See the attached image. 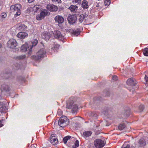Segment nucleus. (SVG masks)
<instances>
[{
  "label": "nucleus",
  "mask_w": 148,
  "mask_h": 148,
  "mask_svg": "<svg viewBox=\"0 0 148 148\" xmlns=\"http://www.w3.org/2000/svg\"><path fill=\"white\" fill-rule=\"evenodd\" d=\"M50 141L53 145H56L58 143V141L57 138L55 136L54 134L52 135L50 137Z\"/></svg>",
  "instance_id": "9b49d317"
},
{
  "label": "nucleus",
  "mask_w": 148,
  "mask_h": 148,
  "mask_svg": "<svg viewBox=\"0 0 148 148\" xmlns=\"http://www.w3.org/2000/svg\"><path fill=\"white\" fill-rule=\"evenodd\" d=\"M96 7H99V4H97V5H96Z\"/></svg>",
  "instance_id": "6e6d98bb"
},
{
  "label": "nucleus",
  "mask_w": 148,
  "mask_h": 148,
  "mask_svg": "<svg viewBox=\"0 0 148 148\" xmlns=\"http://www.w3.org/2000/svg\"><path fill=\"white\" fill-rule=\"evenodd\" d=\"M127 85L131 86H135L137 84L136 80L132 78L129 79L127 81Z\"/></svg>",
  "instance_id": "ddd939ff"
},
{
  "label": "nucleus",
  "mask_w": 148,
  "mask_h": 148,
  "mask_svg": "<svg viewBox=\"0 0 148 148\" xmlns=\"http://www.w3.org/2000/svg\"><path fill=\"white\" fill-rule=\"evenodd\" d=\"M58 115H60L62 114V111L60 109H58Z\"/></svg>",
  "instance_id": "de8ad7c7"
},
{
  "label": "nucleus",
  "mask_w": 148,
  "mask_h": 148,
  "mask_svg": "<svg viewBox=\"0 0 148 148\" xmlns=\"http://www.w3.org/2000/svg\"><path fill=\"white\" fill-rule=\"evenodd\" d=\"M75 99L70 98L67 103L66 108L71 110L73 113L76 112L78 109V106L76 102H75Z\"/></svg>",
  "instance_id": "f257e3e1"
},
{
  "label": "nucleus",
  "mask_w": 148,
  "mask_h": 148,
  "mask_svg": "<svg viewBox=\"0 0 148 148\" xmlns=\"http://www.w3.org/2000/svg\"><path fill=\"white\" fill-rule=\"evenodd\" d=\"M3 121V120H0V127H2L3 126V125L2 124Z\"/></svg>",
  "instance_id": "09e8293b"
},
{
  "label": "nucleus",
  "mask_w": 148,
  "mask_h": 148,
  "mask_svg": "<svg viewBox=\"0 0 148 148\" xmlns=\"http://www.w3.org/2000/svg\"><path fill=\"white\" fill-rule=\"evenodd\" d=\"M1 93L5 95L10 91V88L8 85L6 84H3L1 85Z\"/></svg>",
  "instance_id": "39448f33"
},
{
  "label": "nucleus",
  "mask_w": 148,
  "mask_h": 148,
  "mask_svg": "<svg viewBox=\"0 0 148 148\" xmlns=\"http://www.w3.org/2000/svg\"><path fill=\"white\" fill-rule=\"evenodd\" d=\"M144 108V106L143 105H140L138 108V111L139 112H141L143 111Z\"/></svg>",
  "instance_id": "2f4dec72"
},
{
  "label": "nucleus",
  "mask_w": 148,
  "mask_h": 148,
  "mask_svg": "<svg viewBox=\"0 0 148 148\" xmlns=\"http://www.w3.org/2000/svg\"><path fill=\"white\" fill-rule=\"evenodd\" d=\"M26 57L25 55H22L19 56L17 57V58L18 59H23L25 58Z\"/></svg>",
  "instance_id": "c9c22d12"
},
{
  "label": "nucleus",
  "mask_w": 148,
  "mask_h": 148,
  "mask_svg": "<svg viewBox=\"0 0 148 148\" xmlns=\"http://www.w3.org/2000/svg\"><path fill=\"white\" fill-rule=\"evenodd\" d=\"M71 138V136H67L64 138L63 140L64 144H66L68 140Z\"/></svg>",
  "instance_id": "c756f323"
},
{
  "label": "nucleus",
  "mask_w": 148,
  "mask_h": 148,
  "mask_svg": "<svg viewBox=\"0 0 148 148\" xmlns=\"http://www.w3.org/2000/svg\"><path fill=\"white\" fill-rule=\"evenodd\" d=\"M125 125L124 123L120 124L118 127V129L120 130H121L124 129L125 127Z\"/></svg>",
  "instance_id": "c85d7f7f"
},
{
  "label": "nucleus",
  "mask_w": 148,
  "mask_h": 148,
  "mask_svg": "<svg viewBox=\"0 0 148 148\" xmlns=\"http://www.w3.org/2000/svg\"><path fill=\"white\" fill-rule=\"evenodd\" d=\"M46 7L48 10L51 12H56L58 9L57 6L50 4L47 5Z\"/></svg>",
  "instance_id": "9d476101"
},
{
  "label": "nucleus",
  "mask_w": 148,
  "mask_h": 148,
  "mask_svg": "<svg viewBox=\"0 0 148 148\" xmlns=\"http://www.w3.org/2000/svg\"><path fill=\"white\" fill-rule=\"evenodd\" d=\"M105 4L106 6L108 5L110 3V0H105Z\"/></svg>",
  "instance_id": "ea45409f"
},
{
  "label": "nucleus",
  "mask_w": 148,
  "mask_h": 148,
  "mask_svg": "<svg viewBox=\"0 0 148 148\" xmlns=\"http://www.w3.org/2000/svg\"><path fill=\"white\" fill-rule=\"evenodd\" d=\"M2 98V97L1 95H0V100H1V99Z\"/></svg>",
  "instance_id": "4d7b16f0"
},
{
  "label": "nucleus",
  "mask_w": 148,
  "mask_h": 148,
  "mask_svg": "<svg viewBox=\"0 0 148 148\" xmlns=\"http://www.w3.org/2000/svg\"><path fill=\"white\" fill-rule=\"evenodd\" d=\"M38 40H33L32 42V44H30L29 45V47H28V48L29 50H32V47H34L36 46L37 44L38 43Z\"/></svg>",
  "instance_id": "a211bd4d"
},
{
  "label": "nucleus",
  "mask_w": 148,
  "mask_h": 148,
  "mask_svg": "<svg viewBox=\"0 0 148 148\" xmlns=\"http://www.w3.org/2000/svg\"><path fill=\"white\" fill-rule=\"evenodd\" d=\"M7 110V108L5 106H0V112H3Z\"/></svg>",
  "instance_id": "7c9ffc66"
},
{
  "label": "nucleus",
  "mask_w": 148,
  "mask_h": 148,
  "mask_svg": "<svg viewBox=\"0 0 148 148\" xmlns=\"http://www.w3.org/2000/svg\"><path fill=\"white\" fill-rule=\"evenodd\" d=\"M40 14L42 17V18H44L46 15H50V13L47 10H45L41 12Z\"/></svg>",
  "instance_id": "aec40b11"
},
{
  "label": "nucleus",
  "mask_w": 148,
  "mask_h": 148,
  "mask_svg": "<svg viewBox=\"0 0 148 148\" xmlns=\"http://www.w3.org/2000/svg\"><path fill=\"white\" fill-rule=\"evenodd\" d=\"M17 80L18 81L20 82H22L23 81H24V79L21 76H20L17 77Z\"/></svg>",
  "instance_id": "e433bc0d"
},
{
  "label": "nucleus",
  "mask_w": 148,
  "mask_h": 148,
  "mask_svg": "<svg viewBox=\"0 0 148 148\" xmlns=\"http://www.w3.org/2000/svg\"><path fill=\"white\" fill-rule=\"evenodd\" d=\"M130 145L126 143H125L122 146L121 148H130Z\"/></svg>",
  "instance_id": "f704fd0d"
},
{
  "label": "nucleus",
  "mask_w": 148,
  "mask_h": 148,
  "mask_svg": "<svg viewBox=\"0 0 148 148\" xmlns=\"http://www.w3.org/2000/svg\"><path fill=\"white\" fill-rule=\"evenodd\" d=\"M2 47V45L0 43V48Z\"/></svg>",
  "instance_id": "13d9d810"
},
{
  "label": "nucleus",
  "mask_w": 148,
  "mask_h": 148,
  "mask_svg": "<svg viewBox=\"0 0 148 148\" xmlns=\"http://www.w3.org/2000/svg\"><path fill=\"white\" fill-rule=\"evenodd\" d=\"M67 20L69 23L71 25L75 23L77 20L76 16L74 15H70L67 18Z\"/></svg>",
  "instance_id": "6e6552de"
},
{
  "label": "nucleus",
  "mask_w": 148,
  "mask_h": 148,
  "mask_svg": "<svg viewBox=\"0 0 148 148\" xmlns=\"http://www.w3.org/2000/svg\"><path fill=\"white\" fill-rule=\"evenodd\" d=\"M79 142L78 140H76L75 142V146L74 147V145H73V147L76 148L77 147H78L79 146Z\"/></svg>",
  "instance_id": "a19ab883"
},
{
  "label": "nucleus",
  "mask_w": 148,
  "mask_h": 148,
  "mask_svg": "<svg viewBox=\"0 0 148 148\" xmlns=\"http://www.w3.org/2000/svg\"><path fill=\"white\" fill-rule=\"evenodd\" d=\"M27 28V26L23 24H21L18 27L17 29L21 31H26Z\"/></svg>",
  "instance_id": "6ab92c4d"
},
{
  "label": "nucleus",
  "mask_w": 148,
  "mask_h": 148,
  "mask_svg": "<svg viewBox=\"0 0 148 148\" xmlns=\"http://www.w3.org/2000/svg\"><path fill=\"white\" fill-rule=\"evenodd\" d=\"M146 144V142L144 139L142 138L138 140L137 145L138 147H141L144 146Z\"/></svg>",
  "instance_id": "f3484780"
},
{
  "label": "nucleus",
  "mask_w": 148,
  "mask_h": 148,
  "mask_svg": "<svg viewBox=\"0 0 148 148\" xmlns=\"http://www.w3.org/2000/svg\"><path fill=\"white\" fill-rule=\"evenodd\" d=\"M53 1L57 2L58 3H60L61 2V0H52Z\"/></svg>",
  "instance_id": "603ef678"
},
{
  "label": "nucleus",
  "mask_w": 148,
  "mask_h": 148,
  "mask_svg": "<svg viewBox=\"0 0 148 148\" xmlns=\"http://www.w3.org/2000/svg\"><path fill=\"white\" fill-rule=\"evenodd\" d=\"M112 78L113 79L116 80L117 79V77L116 76H114L112 77Z\"/></svg>",
  "instance_id": "8fccbe9b"
},
{
  "label": "nucleus",
  "mask_w": 148,
  "mask_h": 148,
  "mask_svg": "<svg viewBox=\"0 0 148 148\" xmlns=\"http://www.w3.org/2000/svg\"><path fill=\"white\" fill-rule=\"evenodd\" d=\"M123 114L125 117H128L130 114V109L128 108L125 109L124 111Z\"/></svg>",
  "instance_id": "b1692460"
},
{
  "label": "nucleus",
  "mask_w": 148,
  "mask_h": 148,
  "mask_svg": "<svg viewBox=\"0 0 148 148\" xmlns=\"http://www.w3.org/2000/svg\"><path fill=\"white\" fill-rule=\"evenodd\" d=\"M16 36L18 38L23 39L25 37L27 36L28 34L25 32H21L18 33Z\"/></svg>",
  "instance_id": "dca6fc26"
},
{
  "label": "nucleus",
  "mask_w": 148,
  "mask_h": 148,
  "mask_svg": "<svg viewBox=\"0 0 148 148\" xmlns=\"http://www.w3.org/2000/svg\"><path fill=\"white\" fill-rule=\"evenodd\" d=\"M30 148H36V147H35L34 145H31Z\"/></svg>",
  "instance_id": "864d4df0"
},
{
  "label": "nucleus",
  "mask_w": 148,
  "mask_h": 148,
  "mask_svg": "<svg viewBox=\"0 0 148 148\" xmlns=\"http://www.w3.org/2000/svg\"><path fill=\"white\" fill-rule=\"evenodd\" d=\"M92 133L91 131H86L83 132L82 136L84 138H86L90 136L91 135Z\"/></svg>",
  "instance_id": "5701e85b"
},
{
  "label": "nucleus",
  "mask_w": 148,
  "mask_h": 148,
  "mask_svg": "<svg viewBox=\"0 0 148 148\" xmlns=\"http://www.w3.org/2000/svg\"><path fill=\"white\" fill-rule=\"evenodd\" d=\"M88 1L86 0H84L82 3V8L85 9H87L88 8Z\"/></svg>",
  "instance_id": "4be33fe9"
},
{
  "label": "nucleus",
  "mask_w": 148,
  "mask_h": 148,
  "mask_svg": "<svg viewBox=\"0 0 148 148\" xmlns=\"http://www.w3.org/2000/svg\"><path fill=\"white\" fill-rule=\"evenodd\" d=\"M81 15H84V19H85L86 17H87L88 16L85 13L82 14Z\"/></svg>",
  "instance_id": "3c124183"
},
{
  "label": "nucleus",
  "mask_w": 148,
  "mask_h": 148,
  "mask_svg": "<svg viewBox=\"0 0 148 148\" xmlns=\"http://www.w3.org/2000/svg\"><path fill=\"white\" fill-rule=\"evenodd\" d=\"M79 22L82 23L83 21V20L84 19V15H80L79 16Z\"/></svg>",
  "instance_id": "4c0bfd02"
},
{
  "label": "nucleus",
  "mask_w": 148,
  "mask_h": 148,
  "mask_svg": "<svg viewBox=\"0 0 148 148\" xmlns=\"http://www.w3.org/2000/svg\"><path fill=\"white\" fill-rule=\"evenodd\" d=\"M22 6L19 4H16L15 5H12L11 6L10 9L12 12L15 14V16H17L21 14L20 10Z\"/></svg>",
  "instance_id": "f03ea898"
},
{
  "label": "nucleus",
  "mask_w": 148,
  "mask_h": 148,
  "mask_svg": "<svg viewBox=\"0 0 148 148\" xmlns=\"http://www.w3.org/2000/svg\"><path fill=\"white\" fill-rule=\"evenodd\" d=\"M28 47H29V45L27 43H25L21 47V49L24 52H25L26 51H28V53L29 54H30L31 53L32 50L28 49Z\"/></svg>",
  "instance_id": "f8f14e48"
},
{
  "label": "nucleus",
  "mask_w": 148,
  "mask_h": 148,
  "mask_svg": "<svg viewBox=\"0 0 148 148\" xmlns=\"http://www.w3.org/2000/svg\"><path fill=\"white\" fill-rule=\"evenodd\" d=\"M69 9L70 10L71 12H75L77 10L78 7L76 5H71Z\"/></svg>",
  "instance_id": "412c9836"
},
{
  "label": "nucleus",
  "mask_w": 148,
  "mask_h": 148,
  "mask_svg": "<svg viewBox=\"0 0 148 148\" xmlns=\"http://www.w3.org/2000/svg\"><path fill=\"white\" fill-rule=\"evenodd\" d=\"M51 37L50 34L48 32H46L42 34V38L45 40L46 41L49 40Z\"/></svg>",
  "instance_id": "2eb2a0df"
},
{
  "label": "nucleus",
  "mask_w": 148,
  "mask_h": 148,
  "mask_svg": "<svg viewBox=\"0 0 148 148\" xmlns=\"http://www.w3.org/2000/svg\"><path fill=\"white\" fill-rule=\"evenodd\" d=\"M69 120L66 116H62L58 121V124L61 127H64L69 124Z\"/></svg>",
  "instance_id": "7ed1b4c3"
},
{
  "label": "nucleus",
  "mask_w": 148,
  "mask_h": 148,
  "mask_svg": "<svg viewBox=\"0 0 148 148\" xmlns=\"http://www.w3.org/2000/svg\"><path fill=\"white\" fill-rule=\"evenodd\" d=\"M80 33L79 29H77L76 30H73L72 32V34L75 36H77Z\"/></svg>",
  "instance_id": "cd10ccee"
},
{
  "label": "nucleus",
  "mask_w": 148,
  "mask_h": 148,
  "mask_svg": "<svg viewBox=\"0 0 148 148\" xmlns=\"http://www.w3.org/2000/svg\"><path fill=\"white\" fill-rule=\"evenodd\" d=\"M144 55L146 56H148V48H145L143 51Z\"/></svg>",
  "instance_id": "72a5a7b5"
},
{
  "label": "nucleus",
  "mask_w": 148,
  "mask_h": 148,
  "mask_svg": "<svg viewBox=\"0 0 148 148\" xmlns=\"http://www.w3.org/2000/svg\"><path fill=\"white\" fill-rule=\"evenodd\" d=\"M7 103V102L4 101L3 99H1L0 101V106H5V105Z\"/></svg>",
  "instance_id": "473e14b6"
},
{
  "label": "nucleus",
  "mask_w": 148,
  "mask_h": 148,
  "mask_svg": "<svg viewBox=\"0 0 148 148\" xmlns=\"http://www.w3.org/2000/svg\"><path fill=\"white\" fill-rule=\"evenodd\" d=\"M17 45V42L16 41L13 39H10L7 44V47L10 48H14Z\"/></svg>",
  "instance_id": "423d86ee"
},
{
  "label": "nucleus",
  "mask_w": 148,
  "mask_h": 148,
  "mask_svg": "<svg viewBox=\"0 0 148 148\" xmlns=\"http://www.w3.org/2000/svg\"><path fill=\"white\" fill-rule=\"evenodd\" d=\"M41 8V6L38 5H36L33 8V10L35 12H37L40 10Z\"/></svg>",
  "instance_id": "a878e982"
},
{
  "label": "nucleus",
  "mask_w": 148,
  "mask_h": 148,
  "mask_svg": "<svg viewBox=\"0 0 148 148\" xmlns=\"http://www.w3.org/2000/svg\"><path fill=\"white\" fill-rule=\"evenodd\" d=\"M46 53V51L44 49H40L37 53L36 55L35 56V59L38 60H40L41 58L45 56Z\"/></svg>",
  "instance_id": "20e7f679"
},
{
  "label": "nucleus",
  "mask_w": 148,
  "mask_h": 148,
  "mask_svg": "<svg viewBox=\"0 0 148 148\" xmlns=\"http://www.w3.org/2000/svg\"><path fill=\"white\" fill-rule=\"evenodd\" d=\"M53 35L55 38H58L60 40L62 39L63 38V36L58 30L55 31L53 33Z\"/></svg>",
  "instance_id": "1a4fd4ad"
},
{
  "label": "nucleus",
  "mask_w": 148,
  "mask_h": 148,
  "mask_svg": "<svg viewBox=\"0 0 148 148\" xmlns=\"http://www.w3.org/2000/svg\"><path fill=\"white\" fill-rule=\"evenodd\" d=\"M11 75V73L10 72L7 73L6 72L4 73H2L1 74V76L5 79L8 78Z\"/></svg>",
  "instance_id": "393cba45"
},
{
  "label": "nucleus",
  "mask_w": 148,
  "mask_h": 148,
  "mask_svg": "<svg viewBox=\"0 0 148 148\" xmlns=\"http://www.w3.org/2000/svg\"><path fill=\"white\" fill-rule=\"evenodd\" d=\"M131 148H135L134 147H131Z\"/></svg>",
  "instance_id": "052dcab7"
},
{
  "label": "nucleus",
  "mask_w": 148,
  "mask_h": 148,
  "mask_svg": "<svg viewBox=\"0 0 148 148\" xmlns=\"http://www.w3.org/2000/svg\"><path fill=\"white\" fill-rule=\"evenodd\" d=\"M145 79L146 81V86L148 87V77L145 75Z\"/></svg>",
  "instance_id": "c03bdc74"
},
{
  "label": "nucleus",
  "mask_w": 148,
  "mask_h": 148,
  "mask_svg": "<svg viewBox=\"0 0 148 148\" xmlns=\"http://www.w3.org/2000/svg\"><path fill=\"white\" fill-rule=\"evenodd\" d=\"M73 2L75 3H77V4H80L81 0H73Z\"/></svg>",
  "instance_id": "79ce46f5"
},
{
  "label": "nucleus",
  "mask_w": 148,
  "mask_h": 148,
  "mask_svg": "<svg viewBox=\"0 0 148 148\" xmlns=\"http://www.w3.org/2000/svg\"><path fill=\"white\" fill-rule=\"evenodd\" d=\"M36 18L38 20H41L43 18H42V17L40 14H39L36 16Z\"/></svg>",
  "instance_id": "58836bf2"
},
{
  "label": "nucleus",
  "mask_w": 148,
  "mask_h": 148,
  "mask_svg": "<svg viewBox=\"0 0 148 148\" xmlns=\"http://www.w3.org/2000/svg\"><path fill=\"white\" fill-rule=\"evenodd\" d=\"M55 20L56 22H58L59 24L62 23L64 22V19L61 16L58 15L55 18Z\"/></svg>",
  "instance_id": "4468645a"
},
{
  "label": "nucleus",
  "mask_w": 148,
  "mask_h": 148,
  "mask_svg": "<svg viewBox=\"0 0 148 148\" xmlns=\"http://www.w3.org/2000/svg\"><path fill=\"white\" fill-rule=\"evenodd\" d=\"M97 102L96 101H95V103H95V104Z\"/></svg>",
  "instance_id": "bf43d9fd"
},
{
  "label": "nucleus",
  "mask_w": 148,
  "mask_h": 148,
  "mask_svg": "<svg viewBox=\"0 0 148 148\" xmlns=\"http://www.w3.org/2000/svg\"><path fill=\"white\" fill-rule=\"evenodd\" d=\"M90 116L94 119H96L97 117V115L96 113L91 112L90 114Z\"/></svg>",
  "instance_id": "bb28decb"
},
{
  "label": "nucleus",
  "mask_w": 148,
  "mask_h": 148,
  "mask_svg": "<svg viewBox=\"0 0 148 148\" xmlns=\"http://www.w3.org/2000/svg\"><path fill=\"white\" fill-rule=\"evenodd\" d=\"M60 45L58 44H56L55 45L54 48L55 49V50L57 51V49H58L60 47Z\"/></svg>",
  "instance_id": "a18cd8bd"
},
{
  "label": "nucleus",
  "mask_w": 148,
  "mask_h": 148,
  "mask_svg": "<svg viewBox=\"0 0 148 148\" xmlns=\"http://www.w3.org/2000/svg\"><path fill=\"white\" fill-rule=\"evenodd\" d=\"M15 69L17 70L18 69L20 68V65L18 64H16L15 65Z\"/></svg>",
  "instance_id": "49530a36"
},
{
  "label": "nucleus",
  "mask_w": 148,
  "mask_h": 148,
  "mask_svg": "<svg viewBox=\"0 0 148 148\" xmlns=\"http://www.w3.org/2000/svg\"><path fill=\"white\" fill-rule=\"evenodd\" d=\"M1 17L4 18L7 16V15L6 13L3 12L1 14Z\"/></svg>",
  "instance_id": "37998d69"
},
{
  "label": "nucleus",
  "mask_w": 148,
  "mask_h": 148,
  "mask_svg": "<svg viewBox=\"0 0 148 148\" xmlns=\"http://www.w3.org/2000/svg\"><path fill=\"white\" fill-rule=\"evenodd\" d=\"M95 146L98 148L103 147L105 145L104 141L101 139H96L94 142Z\"/></svg>",
  "instance_id": "0eeeda50"
},
{
  "label": "nucleus",
  "mask_w": 148,
  "mask_h": 148,
  "mask_svg": "<svg viewBox=\"0 0 148 148\" xmlns=\"http://www.w3.org/2000/svg\"><path fill=\"white\" fill-rule=\"evenodd\" d=\"M34 0H28V2L29 3H31Z\"/></svg>",
  "instance_id": "5fc2aeb1"
}]
</instances>
